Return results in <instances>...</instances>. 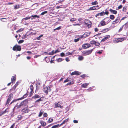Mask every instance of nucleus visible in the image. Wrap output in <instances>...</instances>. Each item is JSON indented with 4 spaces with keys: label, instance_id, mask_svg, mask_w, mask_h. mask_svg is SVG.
<instances>
[{
    "label": "nucleus",
    "instance_id": "nucleus-17",
    "mask_svg": "<svg viewBox=\"0 0 128 128\" xmlns=\"http://www.w3.org/2000/svg\"><path fill=\"white\" fill-rule=\"evenodd\" d=\"M109 11L111 12V13L112 14H116L117 13V12L116 11L113 10L112 9H110L109 10Z\"/></svg>",
    "mask_w": 128,
    "mask_h": 128
},
{
    "label": "nucleus",
    "instance_id": "nucleus-46",
    "mask_svg": "<svg viewBox=\"0 0 128 128\" xmlns=\"http://www.w3.org/2000/svg\"><path fill=\"white\" fill-rule=\"evenodd\" d=\"M74 52L73 51L72 52V53H70L69 52H67L66 54V55H71Z\"/></svg>",
    "mask_w": 128,
    "mask_h": 128
},
{
    "label": "nucleus",
    "instance_id": "nucleus-60",
    "mask_svg": "<svg viewBox=\"0 0 128 128\" xmlns=\"http://www.w3.org/2000/svg\"><path fill=\"white\" fill-rule=\"evenodd\" d=\"M60 55L61 56H65L64 53V52H62L60 54Z\"/></svg>",
    "mask_w": 128,
    "mask_h": 128
},
{
    "label": "nucleus",
    "instance_id": "nucleus-10",
    "mask_svg": "<svg viewBox=\"0 0 128 128\" xmlns=\"http://www.w3.org/2000/svg\"><path fill=\"white\" fill-rule=\"evenodd\" d=\"M104 12H99L95 15V16L97 17L98 16H103L105 15Z\"/></svg>",
    "mask_w": 128,
    "mask_h": 128
},
{
    "label": "nucleus",
    "instance_id": "nucleus-13",
    "mask_svg": "<svg viewBox=\"0 0 128 128\" xmlns=\"http://www.w3.org/2000/svg\"><path fill=\"white\" fill-rule=\"evenodd\" d=\"M110 37V35L106 36H105L102 40L101 42H104V41L106 40L108 38H109Z\"/></svg>",
    "mask_w": 128,
    "mask_h": 128
},
{
    "label": "nucleus",
    "instance_id": "nucleus-56",
    "mask_svg": "<svg viewBox=\"0 0 128 128\" xmlns=\"http://www.w3.org/2000/svg\"><path fill=\"white\" fill-rule=\"evenodd\" d=\"M20 7L18 5H16L14 6V8L15 9H17L19 8Z\"/></svg>",
    "mask_w": 128,
    "mask_h": 128
},
{
    "label": "nucleus",
    "instance_id": "nucleus-8",
    "mask_svg": "<svg viewBox=\"0 0 128 128\" xmlns=\"http://www.w3.org/2000/svg\"><path fill=\"white\" fill-rule=\"evenodd\" d=\"M30 110L28 108H23L22 110V114L26 113L29 112Z\"/></svg>",
    "mask_w": 128,
    "mask_h": 128
},
{
    "label": "nucleus",
    "instance_id": "nucleus-12",
    "mask_svg": "<svg viewBox=\"0 0 128 128\" xmlns=\"http://www.w3.org/2000/svg\"><path fill=\"white\" fill-rule=\"evenodd\" d=\"M30 16L32 20L36 19V18H40V16H38L36 15H32Z\"/></svg>",
    "mask_w": 128,
    "mask_h": 128
},
{
    "label": "nucleus",
    "instance_id": "nucleus-51",
    "mask_svg": "<svg viewBox=\"0 0 128 128\" xmlns=\"http://www.w3.org/2000/svg\"><path fill=\"white\" fill-rule=\"evenodd\" d=\"M90 32H86L85 34L87 36L90 35Z\"/></svg>",
    "mask_w": 128,
    "mask_h": 128
},
{
    "label": "nucleus",
    "instance_id": "nucleus-29",
    "mask_svg": "<svg viewBox=\"0 0 128 128\" xmlns=\"http://www.w3.org/2000/svg\"><path fill=\"white\" fill-rule=\"evenodd\" d=\"M28 94L27 93H26V94H24V95L22 97L20 98V100H22L24 98H25L26 97L28 96Z\"/></svg>",
    "mask_w": 128,
    "mask_h": 128
},
{
    "label": "nucleus",
    "instance_id": "nucleus-31",
    "mask_svg": "<svg viewBox=\"0 0 128 128\" xmlns=\"http://www.w3.org/2000/svg\"><path fill=\"white\" fill-rule=\"evenodd\" d=\"M48 55H53L54 54V50H53L52 52L49 53L46 52Z\"/></svg>",
    "mask_w": 128,
    "mask_h": 128
},
{
    "label": "nucleus",
    "instance_id": "nucleus-62",
    "mask_svg": "<svg viewBox=\"0 0 128 128\" xmlns=\"http://www.w3.org/2000/svg\"><path fill=\"white\" fill-rule=\"evenodd\" d=\"M43 116H44V117H47V116L48 115H47V114L46 113H44L43 114Z\"/></svg>",
    "mask_w": 128,
    "mask_h": 128
},
{
    "label": "nucleus",
    "instance_id": "nucleus-39",
    "mask_svg": "<svg viewBox=\"0 0 128 128\" xmlns=\"http://www.w3.org/2000/svg\"><path fill=\"white\" fill-rule=\"evenodd\" d=\"M84 59V57L82 56H79L78 58V60H82Z\"/></svg>",
    "mask_w": 128,
    "mask_h": 128
},
{
    "label": "nucleus",
    "instance_id": "nucleus-41",
    "mask_svg": "<svg viewBox=\"0 0 128 128\" xmlns=\"http://www.w3.org/2000/svg\"><path fill=\"white\" fill-rule=\"evenodd\" d=\"M43 36V34H41L40 36H39L36 39L37 40H40L41 39V38Z\"/></svg>",
    "mask_w": 128,
    "mask_h": 128
},
{
    "label": "nucleus",
    "instance_id": "nucleus-63",
    "mask_svg": "<svg viewBox=\"0 0 128 128\" xmlns=\"http://www.w3.org/2000/svg\"><path fill=\"white\" fill-rule=\"evenodd\" d=\"M69 80L68 79V78H67L66 80H65L64 81V82L65 83L66 82H68Z\"/></svg>",
    "mask_w": 128,
    "mask_h": 128
},
{
    "label": "nucleus",
    "instance_id": "nucleus-24",
    "mask_svg": "<svg viewBox=\"0 0 128 128\" xmlns=\"http://www.w3.org/2000/svg\"><path fill=\"white\" fill-rule=\"evenodd\" d=\"M40 96L39 95L37 94H35L34 96H32V98H33L36 99V98H40Z\"/></svg>",
    "mask_w": 128,
    "mask_h": 128
},
{
    "label": "nucleus",
    "instance_id": "nucleus-43",
    "mask_svg": "<svg viewBox=\"0 0 128 128\" xmlns=\"http://www.w3.org/2000/svg\"><path fill=\"white\" fill-rule=\"evenodd\" d=\"M53 120V119L52 118H50L49 120H48V122L49 123H50L51 122H52Z\"/></svg>",
    "mask_w": 128,
    "mask_h": 128
},
{
    "label": "nucleus",
    "instance_id": "nucleus-44",
    "mask_svg": "<svg viewBox=\"0 0 128 128\" xmlns=\"http://www.w3.org/2000/svg\"><path fill=\"white\" fill-rule=\"evenodd\" d=\"M22 116L20 115H19L18 116V120H20L22 119Z\"/></svg>",
    "mask_w": 128,
    "mask_h": 128
},
{
    "label": "nucleus",
    "instance_id": "nucleus-30",
    "mask_svg": "<svg viewBox=\"0 0 128 128\" xmlns=\"http://www.w3.org/2000/svg\"><path fill=\"white\" fill-rule=\"evenodd\" d=\"M68 118H67V119L65 120H64L63 122L60 124V125L61 126L62 124H64L65 123H66L67 122H68Z\"/></svg>",
    "mask_w": 128,
    "mask_h": 128
},
{
    "label": "nucleus",
    "instance_id": "nucleus-23",
    "mask_svg": "<svg viewBox=\"0 0 128 128\" xmlns=\"http://www.w3.org/2000/svg\"><path fill=\"white\" fill-rule=\"evenodd\" d=\"M92 22H88L87 24H84L85 25H86L88 28H90L91 26Z\"/></svg>",
    "mask_w": 128,
    "mask_h": 128
},
{
    "label": "nucleus",
    "instance_id": "nucleus-32",
    "mask_svg": "<svg viewBox=\"0 0 128 128\" xmlns=\"http://www.w3.org/2000/svg\"><path fill=\"white\" fill-rule=\"evenodd\" d=\"M16 79V78L14 76H12V78H11L12 82L14 83V81H15Z\"/></svg>",
    "mask_w": 128,
    "mask_h": 128
},
{
    "label": "nucleus",
    "instance_id": "nucleus-55",
    "mask_svg": "<svg viewBox=\"0 0 128 128\" xmlns=\"http://www.w3.org/2000/svg\"><path fill=\"white\" fill-rule=\"evenodd\" d=\"M79 40H80V38H78L77 39H75L74 40V42H78L79 41Z\"/></svg>",
    "mask_w": 128,
    "mask_h": 128
},
{
    "label": "nucleus",
    "instance_id": "nucleus-5",
    "mask_svg": "<svg viewBox=\"0 0 128 128\" xmlns=\"http://www.w3.org/2000/svg\"><path fill=\"white\" fill-rule=\"evenodd\" d=\"M62 103L58 102L57 103H55V107L56 108H58L59 107L61 108H62L63 106H62Z\"/></svg>",
    "mask_w": 128,
    "mask_h": 128
},
{
    "label": "nucleus",
    "instance_id": "nucleus-37",
    "mask_svg": "<svg viewBox=\"0 0 128 128\" xmlns=\"http://www.w3.org/2000/svg\"><path fill=\"white\" fill-rule=\"evenodd\" d=\"M96 41L95 40H92L90 42V43L92 44H95Z\"/></svg>",
    "mask_w": 128,
    "mask_h": 128
},
{
    "label": "nucleus",
    "instance_id": "nucleus-25",
    "mask_svg": "<svg viewBox=\"0 0 128 128\" xmlns=\"http://www.w3.org/2000/svg\"><path fill=\"white\" fill-rule=\"evenodd\" d=\"M89 84V83H86L82 85V87L84 88H86L87 86Z\"/></svg>",
    "mask_w": 128,
    "mask_h": 128
},
{
    "label": "nucleus",
    "instance_id": "nucleus-14",
    "mask_svg": "<svg viewBox=\"0 0 128 128\" xmlns=\"http://www.w3.org/2000/svg\"><path fill=\"white\" fill-rule=\"evenodd\" d=\"M21 107L20 106V104L18 105V104H17L13 108V112L15 110L16 108V109H17Z\"/></svg>",
    "mask_w": 128,
    "mask_h": 128
},
{
    "label": "nucleus",
    "instance_id": "nucleus-54",
    "mask_svg": "<svg viewBox=\"0 0 128 128\" xmlns=\"http://www.w3.org/2000/svg\"><path fill=\"white\" fill-rule=\"evenodd\" d=\"M24 41L23 40H19L18 42L19 44H21L24 42Z\"/></svg>",
    "mask_w": 128,
    "mask_h": 128
},
{
    "label": "nucleus",
    "instance_id": "nucleus-21",
    "mask_svg": "<svg viewBox=\"0 0 128 128\" xmlns=\"http://www.w3.org/2000/svg\"><path fill=\"white\" fill-rule=\"evenodd\" d=\"M31 18V16H28L25 18H23L22 20V21L23 22L24 20H29Z\"/></svg>",
    "mask_w": 128,
    "mask_h": 128
},
{
    "label": "nucleus",
    "instance_id": "nucleus-7",
    "mask_svg": "<svg viewBox=\"0 0 128 128\" xmlns=\"http://www.w3.org/2000/svg\"><path fill=\"white\" fill-rule=\"evenodd\" d=\"M90 46V45L88 43H86L83 44L82 46V47L84 49H86L88 48H89Z\"/></svg>",
    "mask_w": 128,
    "mask_h": 128
},
{
    "label": "nucleus",
    "instance_id": "nucleus-20",
    "mask_svg": "<svg viewBox=\"0 0 128 128\" xmlns=\"http://www.w3.org/2000/svg\"><path fill=\"white\" fill-rule=\"evenodd\" d=\"M32 32H31L30 33H29L28 32H27L26 33V34H25L24 37V38H26L27 36H30V35L32 33Z\"/></svg>",
    "mask_w": 128,
    "mask_h": 128
},
{
    "label": "nucleus",
    "instance_id": "nucleus-50",
    "mask_svg": "<svg viewBox=\"0 0 128 128\" xmlns=\"http://www.w3.org/2000/svg\"><path fill=\"white\" fill-rule=\"evenodd\" d=\"M105 12H104L105 14L108 15V14L109 12L108 11L107 9H106L105 10Z\"/></svg>",
    "mask_w": 128,
    "mask_h": 128
},
{
    "label": "nucleus",
    "instance_id": "nucleus-36",
    "mask_svg": "<svg viewBox=\"0 0 128 128\" xmlns=\"http://www.w3.org/2000/svg\"><path fill=\"white\" fill-rule=\"evenodd\" d=\"M84 21L85 24H87L88 22H91L90 20L87 19H85V20H84Z\"/></svg>",
    "mask_w": 128,
    "mask_h": 128
},
{
    "label": "nucleus",
    "instance_id": "nucleus-9",
    "mask_svg": "<svg viewBox=\"0 0 128 128\" xmlns=\"http://www.w3.org/2000/svg\"><path fill=\"white\" fill-rule=\"evenodd\" d=\"M81 74V72L78 71H75L72 72L71 74V76L76 75H80Z\"/></svg>",
    "mask_w": 128,
    "mask_h": 128
},
{
    "label": "nucleus",
    "instance_id": "nucleus-19",
    "mask_svg": "<svg viewBox=\"0 0 128 128\" xmlns=\"http://www.w3.org/2000/svg\"><path fill=\"white\" fill-rule=\"evenodd\" d=\"M99 8H96V6H93L90 8L88 9V10H94L98 9Z\"/></svg>",
    "mask_w": 128,
    "mask_h": 128
},
{
    "label": "nucleus",
    "instance_id": "nucleus-28",
    "mask_svg": "<svg viewBox=\"0 0 128 128\" xmlns=\"http://www.w3.org/2000/svg\"><path fill=\"white\" fill-rule=\"evenodd\" d=\"M30 89L31 91L30 92V94H31L32 92H33L34 90V87L32 85H31L30 88Z\"/></svg>",
    "mask_w": 128,
    "mask_h": 128
},
{
    "label": "nucleus",
    "instance_id": "nucleus-35",
    "mask_svg": "<svg viewBox=\"0 0 128 128\" xmlns=\"http://www.w3.org/2000/svg\"><path fill=\"white\" fill-rule=\"evenodd\" d=\"M63 59L61 58H57L56 59V61L58 62H60L63 60Z\"/></svg>",
    "mask_w": 128,
    "mask_h": 128
},
{
    "label": "nucleus",
    "instance_id": "nucleus-42",
    "mask_svg": "<svg viewBox=\"0 0 128 128\" xmlns=\"http://www.w3.org/2000/svg\"><path fill=\"white\" fill-rule=\"evenodd\" d=\"M118 42H122V41H123L124 40V38H118Z\"/></svg>",
    "mask_w": 128,
    "mask_h": 128
},
{
    "label": "nucleus",
    "instance_id": "nucleus-1",
    "mask_svg": "<svg viewBox=\"0 0 128 128\" xmlns=\"http://www.w3.org/2000/svg\"><path fill=\"white\" fill-rule=\"evenodd\" d=\"M42 90L46 94H48V91L50 92L51 90L49 86L47 87L45 86H43Z\"/></svg>",
    "mask_w": 128,
    "mask_h": 128
},
{
    "label": "nucleus",
    "instance_id": "nucleus-26",
    "mask_svg": "<svg viewBox=\"0 0 128 128\" xmlns=\"http://www.w3.org/2000/svg\"><path fill=\"white\" fill-rule=\"evenodd\" d=\"M120 19V17L119 16H118L115 20L114 21H115L116 24L118 23L119 22Z\"/></svg>",
    "mask_w": 128,
    "mask_h": 128
},
{
    "label": "nucleus",
    "instance_id": "nucleus-58",
    "mask_svg": "<svg viewBox=\"0 0 128 128\" xmlns=\"http://www.w3.org/2000/svg\"><path fill=\"white\" fill-rule=\"evenodd\" d=\"M123 26H122V27H120V28L118 30L119 32H120L122 30L123 28Z\"/></svg>",
    "mask_w": 128,
    "mask_h": 128
},
{
    "label": "nucleus",
    "instance_id": "nucleus-2",
    "mask_svg": "<svg viewBox=\"0 0 128 128\" xmlns=\"http://www.w3.org/2000/svg\"><path fill=\"white\" fill-rule=\"evenodd\" d=\"M13 98V94H10L8 96V98L7 99L6 105H8L9 102L11 101Z\"/></svg>",
    "mask_w": 128,
    "mask_h": 128
},
{
    "label": "nucleus",
    "instance_id": "nucleus-47",
    "mask_svg": "<svg viewBox=\"0 0 128 128\" xmlns=\"http://www.w3.org/2000/svg\"><path fill=\"white\" fill-rule=\"evenodd\" d=\"M42 101V100L41 99V98H40L39 99H38L37 100H36V101L35 102L36 103L37 102H41Z\"/></svg>",
    "mask_w": 128,
    "mask_h": 128
},
{
    "label": "nucleus",
    "instance_id": "nucleus-64",
    "mask_svg": "<svg viewBox=\"0 0 128 128\" xmlns=\"http://www.w3.org/2000/svg\"><path fill=\"white\" fill-rule=\"evenodd\" d=\"M15 123L13 124L10 128H14V126Z\"/></svg>",
    "mask_w": 128,
    "mask_h": 128
},
{
    "label": "nucleus",
    "instance_id": "nucleus-49",
    "mask_svg": "<svg viewBox=\"0 0 128 128\" xmlns=\"http://www.w3.org/2000/svg\"><path fill=\"white\" fill-rule=\"evenodd\" d=\"M100 44V43L97 42H96V43L95 44V45L96 46H99Z\"/></svg>",
    "mask_w": 128,
    "mask_h": 128
},
{
    "label": "nucleus",
    "instance_id": "nucleus-48",
    "mask_svg": "<svg viewBox=\"0 0 128 128\" xmlns=\"http://www.w3.org/2000/svg\"><path fill=\"white\" fill-rule=\"evenodd\" d=\"M36 89H38L40 88V86H39L38 84H36Z\"/></svg>",
    "mask_w": 128,
    "mask_h": 128
},
{
    "label": "nucleus",
    "instance_id": "nucleus-34",
    "mask_svg": "<svg viewBox=\"0 0 128 128\" xmlns=\"http://www.w3.org/2000/svg\"><path fill=\"white\" fill-rule=\"evenodd\" d=\"M92 5H96L98 4V2L96 1H95L94 2H92L91 3Z\"/></svg>",
    "mask_w": 128,
    "mask_h": 128
},
{
    "label": "nucleus",
    "instance_id": "nucleus-11",
    "mask_svg": "<svg viewBox=\"0 0 128 128\" xmlns=\"http://www.w3.org/2000/svg\"><path fill=\"white\" fill-rule=\"evenodd\" d=\"M106 24L105 21L104 20H102L100 22L98 26H104Z\"/></svg>",
    "mask_w": 128,
    "mask_h": 128
},
{
    "label": "nucleus",
    "instance_id": "nucleus-15",
    "mask_svg": "<svg viewBox=\"0 0 128 128\" xmlns=\"http://www.w3.org/2000/svg\"><path fill=\"white\" fill-rule=\"evenodd\" d=\"M8 109L6 108L5 110L2 111L1 112V114H0V116L5 114L7 112H8Z\"/></svg>",
    "mask_w": 128,
    "mask_h": 128
},
{
    "label": "nucleus",
    "instance_id": "nucleus-18",
    "mask_svg": "<svg viewBox=\"0 0 128 128\" xmlns=\"http://www.w3.org/2000/svg\"><path fill=\"white\" fill-rule=\"evenodd\" d=\"M40 123L43 126H44L46 125V123L44 121L40 120Z\"/></svg>",
    "mask_w": 128,
    "mask_h": 128
},
{
    "label": "nucleus",
    "instance_id": "nucleus-57",
    "mask_svg": "<svg viewBox=\"0 0 128 128\" xmlns=\"http://www.w3.org/2000/svg\"><path fill=\"white\" fill-rule=\"evenodd\" d=\"M47 11H45L44 12L42 13L41 14L42 15H44V14L47 13Z\"/></svg>",
    "mask_w": 128,
    "mask_h": 128
},
{
    "label": "nucleus",
    "instance_id": "nucleus-16",
    "mask_svg": "<svg viewBox=\"0 0 128 128\" xmlns=\"http://www.w3.org/2000/svg\"><path fill=\"white\" fill-rule=\"evenodd\" d=\"M110 28H107L104 29L103 30H102L101 31V32L103 33H105L109 31L110 30Z\"/></svg>",
    "mask_w": 128,
    "mask_h": 128
},
{
    "label": "nucleus",
    "instance_id": "nucleus-45",
    "mask_svg": "<svg viewBox=\"0 0 128 128\" xmlns=\"http://www.w3.org/2000/svg\"><path fill=\"white\" fill-rule=\"evenodd\" d=\"M104 20H108V23L109 22L111 21V20L109 19V18L108 17L106 18H105L104 19Z\"/></svg>",
    "mask_w": 128,
    "mask_h": 128
},
{
    "label": "nucleus",
    "instance_id": "nucleus-40",
    "mask_svg": "<svg viewBox=\"0 0 128 128\" xmlns=\"http://www.w3.org/2000/svg\"><path fill=\"white\" fill-rule=\"evenodd\" d=\"M110 18L111 20H113L114 18V16L113 15H111L110 16Z\"/></svg>",
    "mask_w": 128,
    "mask_h": 128
},
{
    "label": "nucleus",
    "instance_id": "nucleus-6",
    "mask_svg": "<svg viewBox=\"0 0 128 128\" xmlns=\"http://www.w3.org/2000/svg\"><path fill=\"white\" fill-rule=\"evenodd\" d=\"M28 102L27 100H24L20 104V105L21 107L23 106H25Z\"/></svg>",
    "mask_w": 128,
    "mask_h": 128
},
{
    "label": "nucleus",
    "instance_id": "nucleus-38",
    "mask_svg": "<svg viewBox=\"0 0 128 128\" xmlns=\"http://www.w3.org/2000/svg\"><path fill=\"white\" fill-rule=\"evenodd\" d=\"M44 112V111L43 110H41L39 114L38 115V116L39 117H40L43 114V113Z\"/></svg>",
    "mask_w": 128,
    "mask_h": 128
},
{
    "label": "nucleus",
    "instance_id": "nucleus-4",
    "mask_svg": "<svg viewBox=\"0 0 128 128\" xmlns=\"http://www.w3.org/2000/svg\"><path fill=\"white\" fill-rule=\"evenodd\" d=\"M92 50L93 49H92L89 50L85 51L83 52V54L85 56L89 55L91 53Z\"/></svg>",
    "mask_w": 128,
    "mask_h": 128
},
{
    "label": "nucleus",
    "instance_id": "nucleus-53",
    "mask_svg": "<svg viewBox=\"0 0 128 128\" xmlns=\"http://www.w3.org/2000/svg\"><path fill=\"white\" fill-rule=\"evenodd\" d=\"M61 29V26H60L58 27L57 28H55L54 29V30H59Z\"/></svg>",
    "mask_w": 128,
    "mask_h": 128
},
{
    "label": "nucleus",
    "instance_id": "nucleus-61",
    "mask_svg": "<svg viewBox=\"0 0 128 128\" xmlns=\"http://www.w3.org/2000/svg\"><path fill=\"white\" fill-rule=\"evenodd\" d=\"M102 50H101V51H97L96 53H97L98 54H100L102 53Z\"/></svg>",
    "mask_w": 128,
    "mask_h": 128
},
{
    "label": "nucleus",
    "instance_id": "nucleus-59",
    "mask_svg": "<svg viewBox=\"0 0 128 128\" xmlns=\"http://www.w3.org/2000/svg\"><path fill=\"white\" fill-rule=\"evenodd\" d=\"M87 36L84 33L82 36V37L83 38H84Z\"/></svg>",
    "mask_w": 128,
    "mask_h": 128
},
{
    "label": "nucleus",
    "instance_id": "nucleus-3",
    "mask_svg": "<svg viewBox=\"0 0 128 128\" xmlns=\"http://www.w3.org/2000/svg\"><path fill=\"white\" fill-rule=\"evenodd\" d=\"M21 48L20 46L16 45L12 49L14 51L17 50L20 51L21 50Z\"/></svg>",
    "mask_w": 128,
    "mask_h": 128
},
{
    "label": "nucleus",
    "instance_id": "nucleus-22",
    "mask_svg": "<svg viewBox=\"0 0 128 128\" xmlns=\"http://www.w3.org/2000/svg\"><path fill=\"white\" fill-rule=\"evenodd\" d=\"M122 26H123V27H124V28L126 30L127 28H128V21Z\"/></svg>",
    "mask_w": 128,
    "mask_h": 128
},
{
    "label": "nucleus",
    "instance_id": "nucleus-52",
    "mask_svg": "<svg viewBox=\"0 0 128 128\" xmlns=\"http://www.w3.org/2000/svg\"><path fill=\"white\" fill-rule=\"evenodd\" d=\"M76 19L75 18H72L70 19V20L71 22H73L76 20Z\"/></svg>",
    "mask_w": 128,
    "mask_h": 128
},
{
    "label": "nucleus",
    "instance_id": "nucleus-33",
    "mask_svg": "<svg viewBox=\"0 0 128 128\" xmlns=\"http://www.w3.org/2000/svg\"><path fill=\"white\" fill-rule=\"evenodd\" d=\"M60 124H58L53 126L51 128H56L60 127Z\"/></svg>",
    "mask_w": 128,
    "mask_h": 128
},
{
    "label": "nucleus",
    "instance_id": "nucleus-27",
    "mask_svg": "<svg viewBox=\"0 0 128 128\" xmlns=\"http://www.w3.org/2000/svg\"><path fill=\"white\" fill-rule=\"evenodd\" d=\"M20 100L19 98H18V99H15L13 100L12 102H11L10 104H11L12 103L14 102H16L17 100Z\"/></svg>",
    "mask_w": 128,
    "mask_h": 128
}]
</instances>
